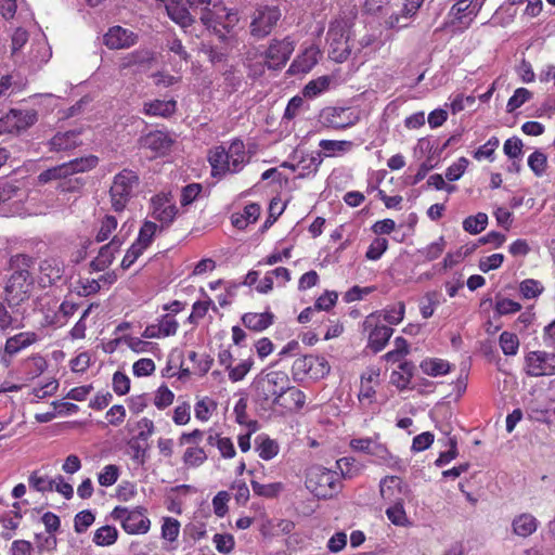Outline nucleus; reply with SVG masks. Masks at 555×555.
Returning <instances> with one entry per match:
<instances>
[{
	"instance_id": "obj_1",
	"label": "nucleus",
	"mask_w": 555,
	"mask_h": 555,
	"mask_svg": "<svg viewBox=\"0 0 555 555\" xmlns=\"http://www.w3.org/2000/svg\"><path fill=\"white\" fill-rule=\"evenodd\" d=\"M12 274L4 287V298L13 306H25L30 298L34 288V279L29 268L34 266V259L24 254H17L11 258Z\"/></svg>"
},
{
	"instance_id": "obj_2",
	"label": "nucleus",
	"mask_w": 555,
	"mask_h": 555,
	"mask_svg": "<svg viewBox=\"0 0 555 555\" xmlns=\"http://www.w3.org/2000/svg\"><path fill=\"white\" fill-rule=\"evenodd\" d=\"M209 164L212 177L236 173L242 170L246 160L245 145L241 140H234L228 149L216 146L209 152Z\"/></svg>"
},
{
	"instance_id": "obj_3",
	"label": "nucleus",
	"mask_w": 555,
	"mask_h": 555,
	"mask_svg": "<svg viewBox=\"0 0 555 555\" xmlns=\"http://www.w3.org/2000/svg\"><path fill=\"white\" fill-rule=\"evenodd\" d=\"M289 388V378L285 372L273 371L260 377L255 384V400L261 405H281L280 399Z\"/></svg>"
},
{
	"instance_id": "obj_4",
	"label": "nucleus",
	"mask_w": 555,
	"mask_h": 555,
	"mask_svg": "<svg viewBox=\"0 0 555 555\" xmlns=\"http://www.w3.org/2000/svg\"><path fill=\"white\" fill-rule=\"evenodd\" d=\"M306 488L318 499H332L341 489L340 477L336 472L313 466L307 473Z\"/></svg>"
},
{
	"instance_id": "obj_5",
	"label": "nucleus",
	"mask_w": 555,
	"mask_h": 555,
	"mask_svg": "<svg viewBox=\"0 0 555 555\" xmlns=\"http://www.w3.org/2000/svg\"><path fill=\"white\" fill-rule=\"evenodd\" d=\"M140 185L138 173L131 169H122L114 176L109 189L112 208L116 212L122 211L128 203L135 196Z\"/></svg>"
},
{
	"instance_id": "obj_6",
	"label": "nucleus",
	"mask_w": 555,
	"mask_h": 555,
	"mask_svg": "<svg viewBox=\"0 0 555 555\" xmlns=\"http://www.w3.org/2000/svg\"><path fill=\"white\" fill-rule=\"evenodd\" d=\"M350 21L344 17L336 18L330 24L326 35L328 56L336 63L345 62L350 55Z\"/></svg>"
},
{
	"instance_id": "obj_7",
	"label": "nucleus",
	"mask_w": 555,
	"mask_h": 555,
	"mask_svg": "<svg viewBox=\"0 0 555 555\" xmlns=\"http://www.w3.org/2000/svg\"><path fill=\"white\" fill-rule=\"evenodd\" d=\"M282 17L281 9L274 4L257 5L250 15L249 34L257 40L268 37Z\"/></svg>"
},
{
	"instance_id": "obj_8",
	"label": "nucleus",
	"mask_w": 555,
	"mask_h": 555,
	"mask_svg": "<svg viewBox=\"0 0 555 555\" xmlns=\"http://www.w3.org/2000/svg\"><path fill=\"white\" fill-rule=\"evenodd\" d=\"M99 158L95 155H89L80 158L72 159L62 165L49 168L38 176L40 183H48L52 180L63 181L78 172H85L96 167Z\"/></svg>"
},
{
	"instance_id": "obj_9",
	"label": "nucleus",
	"mask_w": 555,
	"mask_h": 555,
	"mask_svg": "<svg viewBox=\"0 0 555 555\" xmlns=\"http://www.w3.org/2000/svg\"><path fill=\"white\" fill-rule=\"evenodd\" d=\"M111 516L120 521L122 529L128 534H144L151 528V520L146 516V508L137 506L129 509L125 506H116Z\"/></svg>"
},
{
	"instance_id": "obj_10",
	"label": "nucleus",
	"mask_w": 555,
	"mask_h": 555,
	"mask_svg": "<svg viewBox=\"0 0 555 555\" xmlns=\"http://www.w3.org/2000/svg\"><path fill=\"white\" fill-rule=\"evenodd\" d=\"M525 373L531 377L555 375V352L530 351L525 357Z\"/></svg>"
},
{
	"instance_id": "obj_11",
	"label": "nucleus",
	"mask_w": 555,
	"mask_h": 555,
	"mask_svg": "<svg viewBox=\"0 0 555 555\" xmlns=\"http://www.w3.org/2000/svg\"><path fill=\"white\" fill-rule=\"evenodd\" d=\"M294 50L295 44L289 37L272 39L263 54L267 60L268 68L276 70L284 67Z\"/></svg>"
},
{
	"instance_id": "obj_12",
	"label": "nucleus",
	"mask_w": 555,
	"mask_h": 555,
	"mask_svg": "<svg viewBox=\"0 0 555 555\" xmlns=\"http://www.w3.org/2000/svg\"><path fill=\"white\" fill-rule=\"evenodd\" d=\"M378 318L379 314L371 313L365 318L363 322L364 330H370L367 346L374 352L382 351L393 333L391 327L384 324H378Z\"/></svg>"
},
{
	"instance_id": "obj_13",
	"label": "nucleus",
	"mask_w": 555,
	"mask_h": 555,
	"mask_svg": "<svg viewBox=\"0 0 555 555\" xmlns=\"http://www.w3.org/2000/svg\"><path fill=\"white\" fill-rule=\"evenodd\" d=\"M322 122L334 129H346L356 125L359 114L351 107H326L321 112Z\"/></svg>"
},
{
	"instance_id": "obj_14",
	"label": "nucleus",
	"mask_w": 555,
	"mask_h": 555,
	"mask_svg": "<svg viewBox=\"0 0 555 555\" xmlns=\"http://www.w3.org/2000/svg\"><path fill=\"white\" fill-rule=\"evenodd\" d=\"M37 112L35 109L12 108L0 118V133L24 130L37 121Z\"/></svg>"
},
{
	"instance_id": "obj_15",
	"label": "nucleus",
	"mask_w": 555,
	"mask_h": 555,
	"mask_svg": "<svg viewBox=\"0 0 555 555\" xmlns=\"http://www.w3.org/2000/svg\"><path fill=\"white\" fill-rule=\"evenodd\" d=\"M152 217L162 223V227H169L178 215V207L170 194L160 193L151 198Z\"/></svg>"
},
{
	"instance_id": "obj_16",
	"label": "nucleus",
	"mask_w": 555,
	"mask_h": 555,
	"mask_svg": "<svg viewBox=\"0 0 555 555\" xmlns=\"http://www.w3.org/2000/svg\"><path fill=\"white\" fill-rule=\"evenodd\" d=\"M138 35L121 26L109 27L103 37V43L109 50L129 49L138 42Z\"/></svg>"
},
{
	"instance_id": "obj_17",
	"label": "nucleus",
	"mask_w": 555,
	"mask_h": 555,
	"mask_svg": "<svg viewBox=\"0 0 555 555\" xmlns=\"http://www.w3.org/2000/svg\"><path fill=\"white\" fill-rule=\"evenodd\" d=\"M26 308L23 306H13L5 298L0 302V330H17L24 326Z\"/></svg>"
},
{
	"instance_id": "obj_18",
	"label": "nucleus",
	"mask_w": 555,
	"mask_h": 555,
	"mask_svg": "<svg viewBox=\"0 0 555 555\" xmlns=\"http://www.w3.org/2000/svg\"><path fill=\"white\" fill-rule=\"evenodd\" d=\"M406 485L398 476H386L379 481V492L383 500L390 503L403 502Z\"/></svg>"
},
{
	"instance_id": "obj_19",
	"label": "nucleus",
	"mask_w": 555,
	"mask_h": 555,
	"mask_svg": "<svg viewBox=\"0 0 555 555\" xmlns=\"http://www.w3.org/2000/svg\"><path fill=\"white\" fill-rule=\"evenodd\" d=\"M126 236L121 233L116 234L108 244L101 247L98 257L92 260L91 267L95 271H102L112 264L115 254L120 249Z\"/></svg>"
},
{
	"instance_id": "obj_20",
	"label": "nucleus",
	"mask_w": 555,
	"mask_h": 555,
	"mask_svg": "<svg viewBox=\"0 0 555 555\" xmlns=\"http://www.w3.org/2000/svg\"><path fill=\"white\" fill-rule=\"evenodd\" d=\"M320 50L311 46L298 55L289 65L287 74L291 76L309 73L318 63Z\"/></svg>"
},
{
	"instance_id": "obj_21",
	"label": "nucleus",
	"mask_w": 555,
	"mask_h": 555,
	"mask_svg": "<svg viewBox=\"0 0 555 555\" xmlns=\"http://www.w3.org/2000/svg\"><path fill=\"white\" fill-rule=\"evenodd\" d=\"M80 134V129L57 132L50 140V150L54 152H61L76 149L81 144V141L79 140Z\"/></svg>"
},
{
	"instance_id": "obj_22",
	"label": "nucleus",
	"mask_w": 555,
	"mask_h": 555,
	"mask_svg": "<svg viewBox=\"0 0 555 555\" xmlns=\"http://www.w3.org/2000/svg\"><path fill=\"white\" fill-rule=\"evenodd\" d=\"M371 456L374 457V463L378 465H386L387 467L399 472L405 470L406 468V464L403 460L391 454L384 444L376 441Z\"/></svg>"
},
{
	"instance_id": "obj_23",
	"label": "nucleus",
	"mask_w": 555,
	"mask_h": 555,
	"mask_svg": "<svg viewBox=\"0 0 555 555\" xmlns=\"http://www.w3.org/2000/svg\"><path fill=\"white\" fill-rule=\"evenodd\" d=\"M539 524L532 514L521 513L513 518L512 531L517 537L528 538L537 531Z\"/></svg>"
},
{
	"instance_id": "obj_24",
	"label": "nucleus",
	"mask_w": 555,
	"mask_h": 555,
	"mask_svg": "<svg viewBox=\"0 0 555 555\" xmlns=\"http://www.w3.org/2000/svg\"><path fill=\"white\" fill-rule=\"evenodd\" d=\"M171 139L163 131H151L145 135L140 137L139 145L143 149H149L154 152H165L171 145Z\"/></svg>"
},
{
	"instance_id": "obj_25",
	"label": "nucleus",
	"mask_w": 555,
	"mask_h": 555,
	"mask_svg": "<svg viewBox=\"0 0 555 555\" xmlns=\"http://www.w3.org/2000/svg\"><path fill=\"white\" fill-rule=\"evenodd\" d=\"M64 268L56 259H46L40 263V282L46 285H52L61 281Z\"/></svg>"
},
{
	"instance_id": "obj_26",
	"label": "nucleus",
	"mask_w": 555,
	"mask_h": 555,
	"mask_svg": "<svg viewBox=\"0 0 555 555\" xmlns=\"http://www.w3.org/2000/svg\"><path fill=\"white\" fill-rule=\"evenodd\" d=\"M37 334L34 332H21L12 337H9L5 341L4 352L9 356H14L21 350L29 347L37 341Z\"/></svg>"
},
{
	"instance_id": "obj_27",
	"label": "nucleus",
	"mask_w": 555,
	"mask_h": 555,
	"mask_svg": "<svg viewBox=\"0 0 555 555\" xmlns=\"http://www.w3.org/2000/svg\"><path fill=\"white\" fill-rule=\"evenodd\" d=\"M166 11L170 20L181 27H188L194 22L191 13L181 0H169L166 4Z\"/></svg>"
},
{
	"instance_id": "obj_28",
	"label": "nucleus",
	"mask_w": 555,
	"mask_h": 555,
	"mask_svg": "<svg viewBox=\"0 0 555 555\" xmlns=\"http://www.w3.org/2000/svg\"><path fill=\"white\" fill-rule=\"evenodd\" d=\"M274 314L270 311L262 313L247 312L242 317L243 324L255 332H262L273 324Z\"/></svg>"
},
{
	"instance_id": "obj_29",
	"label": "nucleus",
	"mask_w": 555,
	"mask_h": 555,
	"mask_svg": "<svg viewBox=\"0 0 555 555\" xmlns=\"http://www.w3.org/2000/svg\"><path fill=\"white\" fill-rule=\"evenodd\" d=\"M482 2L479 0H459L450 10V14L457 21L462 22L463 18L476 16L480 11Z\"/></svg>"
},
{
	"instance_id": "obj_30",
	"label": "nucleus",
	"mask_w": 555,
	"mask_h": 555,
	"mask_svg": "<svg viewBox=\"0 0 555 555\" xmlns=\"http://www.w3.org/2000/svg\"><path fill=\"white\" fill-rule=\"evenodd\" d=\"M50 57V48L44 41L40 40L31 44L27 63L31 68L36 69L46 64Z\"/></svg>"
},
{
	"instance_id": "obj_31",
	"label": "nucleus",
	"mask_w": 555,
	"mask_h": 555,
	"mask_svg": "<svg viewBox=\"0 0 555 555\" xmlns=\"http://www.w3.org/2000/svg\"><path fill=\"white\" fill-rule=\"evenodd\" d=\"M261 208L258 204L251 203L245 206L243 214H235L231 217L233 227L238 230L245 229L249 223H254L260 216Z\"/></svg>"
},
{
	"instance_id": "obj_32",
	"label": "nucleus",
	"mask_w": 555,
	"mask_h": 555,
	"mask_svg": "<svg viewBox=\"0 0 555 555\" xmlns=\"http://www.w3.org/2000/svg\"><path fill=\"white\" fill-rule=\"evenodd\" d=\"M176 108L175 100H154L144 104V113L152 116L169 117L176 112Z\"/></svg>"
},
{
	"instance_id": "obj_33",
	"label": "nucleus",
	"mask_w": 555,
	"mask_h": 555,
	"mask_svg": "<svg viewBox=\"0 0 555 555\" xmlns=\"http://www.w3.org/2000/svg\"><path fill=\"white\" fill-rule=\"evenodd\" d=\"M336 466L340 470L343 477L353 478L361 474L365 465L352 456H344L336 461Z\"/></svg>"
},
{
	"instance_id": "obj_34",
	"label": "nucleus",
	"mask_w": 555,
	"mask_h": 555,
	"mask_svg": "<svg viewBox=\"0 0 555 555\" xmlns=\"http://www.w3.org/2000/svg\"><path fill=\"white\" fill-rule=\"evenodd\" d=\"M222 5L214 4L212 9L204 8L201 14V21L207 28L219 31L218 26L222 27L224 13L220 11Z\"/></svg>"
},
{
	"instance_id": "obj_35",
	"label": "nucleus",
	"mask_w": 555,
	"mask_h": 555,
	"mask_svg": "<svg viewBox=\"0 0 555 555\" xmlns=\"http://www.w3.org/2000/svg\"><path fill=\"white\" fill-rule=\"evenodd\" d=\"M422 371L429 376L446 375L450 372V364L442 359H428L421 363Z\"/></svg>"
},
{
	"instance_id": "obj_36",
	"label": "nucleus",
	"mask_w": 555,
	"mask_h": 555,
	"mask_svg": "<svg viewBox=\"0 0 555 555\" xmlns=\"http://www.w3.org/2000/svg\"><path fill=\"white\" fill-rule=\"evenodd\" d=\"M441 294L437 291L427 292L421 301L420 310L424 319H429L441 304Z\"/></svg>"
},
{
	"instance_id": "obj_37",
	"label": "nucleus",
	"mask_w": 555,
	"mask_h": 555,
	"mask_svg": "<svg viewBox=\"0 0 555 555\" xmlns=\"http://www.w3.org/2000/svg\"><path fill=\"white\" fill-rule=\"evenodd\" d=\"M118 531L115 527L103 526L95 530L93 542L99 546H109L117 541Z\"/></svg>"
},
{
	"instance_id": "obj_38",
	"label": "nucleus",
	"mask_w": 555,
	"mask_h": 555,
	"mask_svg": "<svg viewBox=\"0 0 555 555\" xmlns=\"http://www.w3.org/2000/svg\"><path fill=\"white\" fill-rule=\"evenodd\" d=\"M488 224V216L485 212H478L469 216L463 221V229L470 234H479Z\"/></svg>"
},
{
	"instance_id": "obj_39",
	"label": "nucleus",
	"mask_w": 555,
	"mask_h": 555,
	"mask_svg": "<svg viewBox=\"0 0 555 555\" xmlns=\"http://www.w3.org/2000/svg\"><path fill=\"white\" fill-rule=\"evenodd\" d=\"M320 147L326 153L325 156H335L337 153H346L352 147L351 141L346 140H321Z\"/></svg>"
},
{
	"instance_id": "obj_40",
	"label": "nucleus",
	"mask_w": 555,
	"mask_h": 555,
	"mask_svg": "<svg viewBox=\"0 0 555 555\" xmlns=\"http://www.w3.org/2000/svg\"><path fill=\"white\" fill-rule=\"evenodd\" d=\"M447 435V441L444 446L449 447V450L441 452L436 460L435 464L438 467H442L450 463L452 460H454L457 456V441L455 437H450V433L446 431Z\"/></svg>"
},
{
	"instance_id": "obj_41",
	"label": "nucleus",
	"mask_w": 555,
	"mask_h": 555,
	"mask_svg": "<svg viewBox=\"0 0 555 555\" xmlns=\"http://www.w3.org/2000/svg\"><path fill=\"white\" fill-rule=\"evenodd\" d=\"M500 347L505 356H515L519 349L518 336L504 331L499 338Z\"/></svg>"
},
{
	"instance_id": "obj_42",
	"label": "nucleus",
	"mask_w": 555,
	"mask_h": 555,
	"mask_svg": "<svg viewBox=\"0 0 555 555\" xmlns=\"http://www.w3.org/2000/svg\"><path fill=\"white\" fill-rule=\"evenodd\" d=\"M247 400L245 398H241L235 406H234V414L235 420L241 425H246L250 431H256L258 429V423L257 421H248L247 420Z\"/></svg>"
},
{
	"instance_id": "obj_43",
	"label": "nucleus",
	"mask_w": 555,
	"mask_h": 555,
	"mask_svg": "<svg viewBox=\"0 0 555 555\" xmlns=\"http://www.w3.org/2000/svg\"><path fill=\"white\" fill-rule=\"evenodd\" d=\"M528 166L537 177H542L547 168V156L541 151H534L528 157Z\"/></svg>"
},
{
	"instance_id": "obj_44",
	"label": "nucleus",
	"mask_w": 555,
	"mask_h": 555,
	"mask_svg": "<svg viewBox=\"0 0 555 555\" xmlns=\"http://www.w3.org/2000/svg\"><path fill=\"white\" fill-rule=\"evenodd\" d=\"M390 504L391 506L386 509L388 519L396 526H406L409 524V519L403 507V502Z\"/></svg>"
},
{
	"instance_id": "obj_45",
	"label": "nucleus",
	"mask_w": 555,
	"mask_h": 555,
	"mask_svg": "<svg viewBox=\"0 0 555 555\" xmlns=\"http://www.w3.org/2000/svg\"><path fill=\"white\" fill-rule=\"evenodd\" d=\"M251 488L254 493L259 496L275 498L283 490V485L281 482L262 485L256 480H251Z\"/></svg>"
},
{
	"instance_id": "obj_46",
	"label": "nucleus",
	"mask_w": 555,
	"mask_h": 555,
	"mask_svg": "<svg viewBox=\"0 0 555 555\" xmlns=\"http://www.w3.org/2000/svg\"><path fill=\"white\" fill-rule=\"evenodd\" d=\"M499 144V139L496 137H491L483 145L474 152L473 157L476 160L489 159L490 162H493L494 152Z\"/></svg>"
},
{
	"instance_id": "obj_47",
	"label": "nucleus",
	"mask_w": 555,
	"mask_h": 555,
	"mask_svg": "<svg viewBox=\"0 0 555 555\" xmlns=\"http://www.w3.org/2000/svg\"><path fill=\"white\" fill-rule=\"evenodd\" d=\"M405 306L402 301L398 302L395 306H389L382 311L383 318L389 324L396 325L399 324L404 317ZM380 315V312H376Z\"/></svg>"
},
{
	"instance_id": "obj_48",
	"label": "nucleus",
	"mask_w": 555,
	"mask_h": 555,
	"mask_svg": "<svg viewBox=\"0 0 555 555\" xmlns=\"http://www.w3.org/2000/svg\"><path fill=\"white\" fill-rule=\"evenodd\" d=\"M28 482L30 488L35 489L38 492H47L54 490V479H50L48 476H40L37 472H34L29 478Z\"/></svg>"
},
{
	"instance_id": "obj_49",
	"label": "nucleus",
	"mask_w": 555,
	"mask_h": 555,
	"mask_svg": "<svg viewBox=\"0 0 555 555\" xmlns=\"http://www.w3.org/2000/svg\"><path fill=\"white\" fill-rule=\"evenodd\" d=\"M207 460L204 449L197 447L188 448L183 455V462L188 466L198 467Z\"/></svg>"
},
{
	"instance_id": "obj_50",
	"label": "nucleus",
	"mask_w": 555,
	"mask_h": 555,
	"mask_svg": "<svg viewBox=\"0 0 555 555\" xmlns=\"http://www.w3.org/2000/svg\"><path fill=\"white\" fill-rule=\"evenodd\" d=\"M157 224L153 221H144V223L142 224L140 231H139V235L135 240V242L139 244V245H142L144 246L145 248H147L152 242H153V238H154V235L157 231Z\"/></svg>"
},
{
	"instance_id": "obj_51",
	"label": "nucleus",
	"mask_w": 555,
	"mask_h": 555,
	"mask_svg": "<svg viewBox=\"0 0 555 555\" xmlns=\"http://www.w3.org/2000/svg\"><path fill=\"white\" fill-rule=\"evenodd\" d=\"M117 224H118L117 219L114 216L106 215L102 219L100 229L96 233V236H95L96 242L100 243V242L106 241L109 237V235L113 233V231L116 230Z\"/></svg>"
},
{
	"instance_id": "obj_52",
	"label": "nucleus",
	"mask_w": 555,
	"mask_h": 555,
	"mask_svg": "<svg viewBox=\"0 0 555 555\" xmlns=\"http://www.w3.org/2000/svg\"><path fill=\"white\" fill-rule=\"evenodd\" d=\"M313 361H318L317 360V357L314 356H302L298 359H296L293 363V373L294 375H299V374H310L311 376H313V364L312 362Z\"/></svg>"
},
{
	"instance_id": "obj_53",
	"label": "nucleus",
	"mask_w": 555,
	"mask_h": 555,
	"mask_svg": "<svg viewBox=\"0 0 555 555\" xmlns=\"http://www.w3.org/2000/svg\"><path fill=\"white\" fill-rule=\"evenodd\" d=\"M532 96V93L526 88H518L515 90L514 94L509 98L506 109L508 113L514 112L518 107H520L524 103L529 101Z\"/></svg>"
},
{
	"instance_id": "obj_54",
	"label": "nucleus",
	"mask_w": 555,
	"mask_h": 555,
	"mask_svg": "<svg viewBox=\"0 0 555 555\" xmlns=\"http://www.w3.org/2000/svg\"><path fill=\"white\" fill-rule=\"evenodd\" d=\"M180 532V522L172 517L164 518V522L162 526V537L165 540L173 542L177 540Z\"/></svg>"
},
{
	"instance_id": "obj_55",
	"label": "nucleus",
	"mask_w": 555,
	"mask_h": 555,
	"mask_svg": "<svg viewBox=\"0 0 555 555\" xmlns=\"http://www.w3.org/2000/svg\"><path fill=\"white\" fill-rule=\"evenodd\" d=\"M330 79L326 76H322L315 80H311L304 88V95L308 98H314L321 92L327 89Z\"/></svg>"
},
{
	"instance_id": "obj_56",
	"label": "nucleus",
	"mask_w": 555,
	"mask_h": 555,
	"mask_svg": "<svg viewBox=\"0 0 555 555\" xmlns=\"http://www.w3.org/2000/svg\"><path fill=\"white\" fill-rule=\"evenodd\" d=\"M119 476V468L116 465L109 464L103 467L98 476V481L103 487L113 486Z\"/></svg>"
},
{
	"instance_id": "obj_57",
	"label": "nucleus",
	"mask_w": 555,
	"mask_h": 555,
	"mask_svg": "<svg viewBox=\"0 0 555 555\" xmlns=\"http://www.w3.org/2000/svg\"><path fill=\"white\" fill-rule=\"evenodd\" d=\"M257 451L262 460L269 461L278 455L279 444L274 440L267 437L261 440L257 447Z\"/></svg>"
},
{
	"instance_id": "obj_58",
	"label": "nucleus",
	"mask_w": 555,
	"mask_h": 555,
	"mask_svg": "<svg viewBox=\"0 0 555 555\" xmlns=\"http://www.w3.org/2000/svg\"><path fill=\"white\" fill-rule=\"evenodd\" d=\"M94 519L95 517L91 511L86 509L79 512L74 519L75 531L77 533L85 532L94 522Z\"/></svg>"
},
{
	"instance_id": "obj_59",
	"label": "nucleus",
	"mask_w": 555,
	"mask_h": 555,
	"mask_svg": "<svg viewBox=\"0 0 555 555\" xmlns=\"http://www.w3.org/2000/svg\"><path fill=\"white\" fill-rule=\"evenodd\" d=\"M388 247L386 238L377 237L370 244L365 257L370 260H378Z\"/></svg>"
},
{
	"instance_id": "obj_60",
	"label": "nucleus",
	"mask_w": 555,
	"mask_h": 555,
	"mask_svg": "<svg viewBox=\"0 0 555 555\" xmlns=\"http://www.w3.org/2000/svg\"><path fill=\"white\" fill-rule=\"evenodd\" d=\"M203 190L202 184L199 183H191L184 186L181 191L180 204L181 206H188L192 204L201 194Z\"/></svg>"
},
{
	"instance_id": "obj_61",
	"label": "nucleus",
	"mask_w": 555,
	"mask_h": 555,
	"mask_svg": "<svg viewBox=\"0 0 555 555\" xmlns=\"http://www.w3.org/2000/svg\"><path fill=\"white\" fill-rule=\"evenodd\" d=\"M468 164H469V162H468L467 158L460 157L457 159V162H455L454 164L449 166L448 169L446 170V178H447V180H449V181H456V180H459L463 176V173L465 172Z\"/></svg>"
},
{
	"instance_id": "obj_62",
	"label": "nucleus",
	"mask_w": 555,
	"mask_h": 555,
	"mask_svg": "<svg viewBox=\"0 0 555 555\" xmlns=\"http://www.w3.org/2000/svg\"><path fill=\"white\" fill-rule=\"evenodd\" d=\"M446 241L443 236H440L438 241L429 244L424 249L420 250V253L428 260L437 259L446 248Z\"/></svg>"
},
{
	"instance_id": "obj_63",
	"label": "nucleus",
	"mask_w": 555,
	"mask_h": 555,
	"mask_svg": "<svg viewBox=\"0 0 555 555\" xmlns=\"http://www.w3.org/2000/svg\"><path fill=\"white\" fill-rule=\"evenodd\" d=\"M519 288H520L521 295L527 299L538 297L543 291V287L541 286V284L538 281L532 280V279H527V280L522 281L520 283Z\"/></svg>"
},
{
	"instance_id": "obj_64",
	"label": "nucleus",
	"mask_w": 555,
	"mask_h": 555,
	"mask_svg": "<svg viewBox=\"0 0 555 555\" xmlns=\"http://www.w3.org/2000/svg\"><path fill=\"white\" fill-rule=\"evenodd\" d=\"M173 392L165 385L160 386L155 395L154 404L157 409L163 410L173 402Z\"/></svg>"
}]
</instances>
